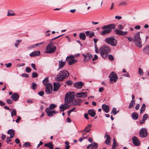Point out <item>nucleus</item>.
I'll return each mask as SVG.
<instances>
[{
    "instance_id": "obj_48",
    "label": "nucleus",
    "mask_w": 149,
    "mask_h": 149,
    "mask_svg": "<svg viewBox=\"0 0 149 149\" xmlns=\"http://www.w3.org/2000/svg\"><path fill=\"white\" fill-rule=\"evenodd\" d=\"M21 42V40H17L16 42L15 43V47L17 48L18 47V46L19 45V43Z\"/></svg>"
},
{
    "instance_id": "obj_52",
    "label": "nucleus",
    "mask_w": 149,
    "mask_h": 149,
    "mask_svg": "<svg viewBox=\"0 0 149 149\" xmlns=\"http://www.w3.org/2000/svg\"><path fill=\"white\" fill-rule=\"evenodd\" d=\"M26 72L28 73H29L31 71V69L29 67H27L26 68Z\"/></svg>"
},
{
    "instance_id": "obj_26",
    "label": "nucleus",
    "mask_w": 149,
    "mask_h": 149,
    "mask_svg": "<svg viewBox=\"0 0 149 149\" xmlns=\"http://www.w3.org/2000/svg\"><path fill=\"white\" fill-rule=\"evenodd\" d=\"M83 102V100L81 99H78L75 100L73 102L74 105H80L81 103Z\"/></svg>"
},
{
    "instance_id": "obj_5",
    "label": "nucleus",
    "mask_w": 149,
    "mask_h": 149,
    "mask_svg": "<svg viewBox=\"0 0 149 149\" xmlns=\"http://www.w3.org/2000/svg\"><path fill=\"white\" fill-rule=\"evenodd\" d=\"M104 41L107 43L113 46H116L117 44V40L113 37L107 38L105 39Z\"/></svg>"
},
{
    "instance_id": "obj_20",
    "label": "nucleus",
    "mask_w": 149,
    "mask_h": 149,
    "mask_svg": "<svg viewBox=\"0 0 149 149\" xmlns=\"http://www.w3.org/2000/svg\"><path fill=\"white\" fill-rule=\"evenodd\" d=\"M74 85L76 88H80L84 85V84L82 82L80 81L75 83Z\"/></svg>"
},
{
    "instance_id": "obj_60",
    "label": "nucleus",
    "mask_w": 149,
    "mask_h": 149,
    "mask_svg": "<svg viewBox=\"0 0 149 149\" xmlns=\"http://www.w3.org/2000/svg\"><path fill=\"white\" fill-rule=\"evenodd\" d=\"M7 102L9 104H12L13 102L10 99H8L6 100Z\"/></svg>"
},
{
    "instance_id": "obj_23",
    "label": "nucleus",
    "mask_w": 149,
    "mask_h": 149,
    "mask_svg": "<svg viewBox=\"0 0 149 149\" xmlns=\"http://www.w3.org/2000/svg\"><path fill=\"white\" fill-rule=\"evenodd\" d=\"M7 133L10 135V138H12L14 137L15 132L12 129L9 130L8 131Z\"/></svg>"
},
{
    "instance_id": "obj_42",
    "label": "nucleus",
    "mask_w": 149,
    "mask_h": 149,
    "mask_svg": "<svg viewBox=\"0 0 149 149\" xmlns=\"http://www.w3.org/2000/svg\"><path fill=\"white\" fill-rule=\"evenodd\" d=\"M111 113L114 115H116L117 113V112H116V108L115 107H113Z\"/></svg>"
},
{
    "instance_id": "obj_16",
    "label": "nucleus",
    "mask_w": 149,
    "mask_h": 149,
    "mask_svg": "<svg viewBox=\"0 0 149 149\" xmlns=\"http://www.w3.org/2000/svg\"><path fill=\"white\" fill-rule=\"evenodd\" d=\"M87 95V93L86 92H81L77 93L76 94V97H85Z\"/></svg>"
},
{
    "instance_id": "obj_54",
    "label": "nucleus",
    "mask_w": 149,
    "mask_h": 149,
    "mask_svg": "<svg viewBox=\"0 0 149 149\" xmlns=\"http://www.w3.org/2000/svg\"><path fill=\"white\" fill-rule=\"evenodd\" d=\"M66 83L68 85H71L72 84V81L70 80H69L67 81L66 82Z\"/></svg>"
},
{
    "instance_id": "obj_46",
    "label": "nucleus",
    "mask_w": 149,
    "mask_h": 149,
    "mask_svg": "<svg viewBox=\"0 0 149 149\" xmlns=\"http://www.w3.org/2000/svg\"><path fill=\"white\" fill-rule=\"evenodd\" d=\"M113 144L112 145V148L113 149H114L115 148V147L116 146V140H115V139H113Z\"/></svg>"
},
{
    "instance_id": "obj_30",
    "label": "nucleus",
    "mask_w": 149,
    "mask_h": 149,
    "mask_svg": "<svg viewBox=\"0 0 149 149\" xmlns=\"http://www.w3.org/2000/svg\"><path fill=\"white\" fill-rule=\"evenodd\" d=\"M44 146L49 148L50 149H53L54 147L53 143L52 142L46 143L44 145Z\"/></svg>"
},
{
    "instance_id": "obj_7",
    "label": "nucleus",
    "mask_w": 149,
    "mask_h": 149,
    "mask_svg": "<svg viewBox=\"0 0 149 149\" xmlns=\"http://www.w3.org/2000/svg\"><path fill=\"white\" fill-rule=\"evenodd\" d=\"M118 29H115L114 30V32L115 34L119 35H125L127 34V32L126 31H123L121 30L123 29V26L120 24H119L118 26Z\"/></svg>"
},
{
    "instance_id": "obj_6",
    "label": "nucleus",
    "mask_w": 149,
    "mask_h": 149,
    "mask_svg": "<svg viewBox=\"0 0 149 149\" xmlns=\"http://www.w3.org/2000/svg\"><path fill=\"white\" fill-rule=\"evenodd\" d=\"M134 42L136 46L141 48L142 47L141 41L139 32L137 33L135 35Z\"/></svg>"
},
{
    "instance_id": "obj_10",
    "label": "nucleus",
    "mask_w": 149,
    "mask_h": 149,
    "mask_svg": "<svg viewBox=\"0 0 149 149\" xmlns=\"http://www.w3.org/2000/svg\"><path fill=\"white\" fill-rule=\"evenodd\" d=\"M52 85L51 83H48L45 86V92L48 94H50L52 93Z\"/></svg>"
},
{
    "instance_id": "obj_22",
    "label": "nucleus",
    "mask_w": 149,
    "mask_h": 149,
    "mask_svg": "<svg viewBox=\"0 0 149 149\" xmlns=\"http://www.w3.org/2000/svg\"><path fill=\"white\" fill-rule=\"evenodd\" d=\"M102 108L105 113H107L109 111V107L107 105L103 104L102 105Z\"/></svg>"
},
{
    "instance_id": "obj_53",
    "label": "nucleus",
    "mask_w": 149,
    "mask_h": 149,
    "mask_svg": "<svg viewBox=\"0 0 149 149\" xmlns=\"http://www.w3.org/2000/svg\"><path fill=\"white\" fill-rule=\"evenodd\" d=\"M12 140L11 139L10 137H7L6 138V142L7 143H9L12 141Z\"/></svg>"
},
{
    "instance_id": "obj_34",
    "label": "nucleus",
    "mask_w": 149,
    "mask_h": 149,
    "mask_svg": "<svg viewBox=\"0 0 149 149\" xmlns=\"http://www.w3.org/2000/svg\"><path fill=\"white\" fill-rule=\"evenodd\" d=\"M143 52L146 54H149V45L143 49Z\"/></svg>"
},
{
    "instance_id": "obj_38",
    "label": "nucleus",
    "mask_w": 149,
    "mask_h": 149,
    "mask_svg": "<svg viewBox=\"0 0 149 149\" xmlns=\"http://www.w3.org/2000/svg\"><path fill=\"white\" fill-rule=\"evenodd\" d=\"M23 146L24 147L29 148L31 146V145L29 142H26L23 145Z\"/></svg>"
},
{
    "instance_id": "obj_44",
    "label": "nucleus",
    "mask_w": 149,
    "mask_h": 149,
    "mask_svg": "<svg viewBox=\"0 0 149 149\" xmlns=\"http://www.w3.org/2000/svg\"><path fill=\"white\" fill-rule=\"evenodd\" d=\"M38 74L36 72H33L32 74V77L34 78H36L38 77Z\"/></svg>"
},
{
    "instance_id": "obj_41",
    "label": "nucleus",
    "mask_w": 149,
    "mask_h": 149,
    "mask_svg": "<svg viewBox=\"0 0 149 149\" xmlns=\"http://www.w3.org/2000/svg\"><path fill=\"white\" fill-rule=\"evenodd\" d=\"M65 149H69L70 147V146L69 145V143L68 142L66 141L65 143Z\"/></svg>"
},
{
    "instance_id": "obj_25",
    "label": "nucleus",
    "mask_w": 149,
    "mask_h": 149,
    "mask_svg": "<svg viewBox=\"0 0 149 149\" xmlns=\"http://www.w3.org/2000/svg\"><path fill=\"white\" fill-rule=\"evenodd\" d=\"M104 30L101 32V34L102 36H105L111 32V31L109 30L104 29Z\"/></svg>"
},
{
    "instance_id": "obj_28",
    "label": "nucleus",
    "mask_w": 149,
    "mask_h": 149,
    "mask_svg": "<svg viewBox=\"0 0 149 149\" xmlns=\"http://www.w3.org/2000/svg\"><path fill=\"white\" fill-rule=\"evenodd\" d=\"M88 113L92 117H94L95 115V111L93 109H89L88 111Z\"/></svg>"
},
{
    "instance_id": "obj_12",
    "label": "nucleus",
    "mask_w": 149,
    "mask_h": 149,
    "mask_svg": "<svg viewBox=\"0 0 149 149\" xmlns=\"http://www.w3.org/2000/svg\"><path fill=\"white\" fill-rule=\"evenodd\" d=\"M116 27V25L114 24H110L109 25L104 26L102 27V29H107L111 31V29H114Z\"/></svg>"
},
{
    "instance_id": "obj_9",
    "label": "nucleus",
    "mask_w": 149,
    "mask_h": 149,
    "mask_svg": "<svg viewBox=\"0 0 149 149\" xmlns=\"http://www.w3.org/2000/svg\"><path fill=\"white\" fill-rule=\"evenodd\" d=\"M110 82H115L118 79V77L116 74L114 72H112L109 76Z\"/></svg>"
},
{
    "instance_id": "obj_31",
    "label": "nucleus",
    "mask_w": 149,
    "mask_h": 149,
    "mask_svg": "<svg viewBox=\"0 0 149 149\" xmlns=\"http://www.w3.org/2000/svg\"><path fill=\"white\" fill-rule=\"evenodd\" d=\"M79 37L81 40H85L86 36L85 34L83 33H79Z\"/></svg>"
},
{
    "instance_id": "obj_32",
    "label": "nucleus",
    "mask_w": 149,
    "mask_h": 149,
    "mask_svg": "<svg viewBox=\"0 0 149 149\" xmlns=\"http://www.w3.org/2000/svg\"><path fill=\"white\" fill-rule=\"evenodd\" d=\"M132 116L133 119L136 120L138 119L139 115L137 113L134 112L132 113Z\"/></svg>"
},
{
    "instance_id": "obj_51",
    "label": "nucleus",
    "mask_w": 149,
    "mask_h": 149,
    "mask_svg": "<svg viewBox=\"0 0 149 149\" xmlns=\"http://www.w3.org/2000/svg\"><path fill=\"white\" fill-rule=\"evenodd\" d=\"M148 117V116L147 114H145L143 116V119L144 121H146V120L147 119Z\"/></svg>"
},
{
    "instance_id": "obj_36",
    "label": "nucleus",
    "mask_w": 149,
    "mask_h": 149,
    "mask_svg": "<svg viewBox=\"0 0 149 149\" xmlns=\"http://www.w3.org/2000/svg\"><path fill=\"white\" fill-rule=\"evenodd\" d=\"M15 14L14 12L11 10H8V11L7 15L8 16H14Z\"/></svg>"
},
{
    "instance_id": "obj_18",
    "label": "nucleus",
    "mask_w": 149,
    "mask_h": 149,
    "mask_svg": "<svg viewBox=\"0 0 149 149\" xmlns=\"http://www.w3.org/2000/svg\"><path fill=\"white\" fill-rule=\"evenodd\" d=\"M60 84L59 83L54 82L53 84V91H58L60 87Z\"/></svg>"
},
{
    "instance_id": "obj_8",
    "label": "nucleus",
    "mask_w": 149,
    "mask_h": 149,
    "mask_svg": "<svg viewBox=\"0 0 149 149\" xmlns=\"http://www.w3.org/2000/svg\"><path fill=\"white\" fill-rule=\"evenodd\" d=\"M74 56L73 55H70L67 57L66 60L69 65H72L77 61V59H74Z\"/></svg>"
},
{
    "instance_id": "obj_62",
    "label": "nucleus",
    "mask_w": 149,
    "mask_h": 149,
    "mask_svg": "<svg viewBox=\"0 0 149 149\" xmlns=\"http://www.w3.org/2000/svg\"><path fill=\"white\" fill-rule=\"evenodd\" d=\"M84 117L87 120L89 119L88 114L87 113H85L84 114Z\"/></svg>"
},
{
    "instance_id": "obj_58",
    "label": "nucleus",
    "mask_w": 149,
    "mask_h": 149,
    "mask_svg": "<svg viewBox=\"0 0 149 149\" xmlns=\"http://www.w3.org/2000/svg\"><path fill=\"white\" fill-rule=\"evenodd\" d=\"M6 65V67L7 68H10L12 66V63H9L7 64H5Z\"/></svg>"
},
{
    "instance_id": "obj_13",
    "label": "nucleus",
    "mask_w": 149,
    "mask_h": 149,
    "mask_svg": "<svg viewBox=\"0 0 149 149\" xmlns=\"http://www.w3.org/2000/svg\"><path fill=\"white\" fill-rule=\"evenodd\" d=\"M45 112L47 113V115L49 117H52L54 114L56 113L57 112H56L54 110H51L49 108H47Z\"/></svg>"
},
{
    "instance_id": "obj_63",
    "label": "nucleus",
    "mask_w": 149,
    "mask_h": 149,
    "mask_svg": "<svg viewBox=\"0 0 149 149\" xmlns=\"http://www.w3.org/2000/svg\"><path fill=\"white\" fill-rule=\"evenodd\" d=\"M6 136L5 135L2 134L1 138L2 140H4V139L6 138Z\"/></svg>"
},
{
    "instance_id": "obj_56",
    "label": "nucleus",
    "mask_w": 149,
    "mask_h": 149,
    "mask_svg": "<svg viewBox=\"0 0 149 149\" xmlns=\"http://www.w3.org/2000/svg\"><path fill=\"white\" fill-rule=\"evenodd\" d=\"M98 147V144L97 143L94 142L93 144V147L95 148L96 149Z\"/></svg>"
},
{
    "instance_id": "obj_61",
    "label": "nucleus",
    "mask_w": 149,
    "mask_h": 149,
    "mask_svg": "<svg viewBox=\"0 0 149 149\" xmlns=\"http://www.w3.org/2000/svg\"><path fill=\"white\" fill-rule=\"evenodd\" d=\"M22 76L23 77L28 78L29 77V75L26 74H22Z\"/></svg>"
},
{
    "instance_id": "obj_11",
    "label": "nucleus",
    "mask_w": 149,
    "mask_h": 149,
    "mask_svg": "<svg viewBox=\"0 0 149 149\" xmlns=\"http://www.w3.org/2000/svg\"><path fill=\"white\" fill-rule=\"evenodd\" d=\"M139 136L142 138H145L148 135L146 130L144 128H141L140 130L139 133Z\"/></svg>"
},
{
    "instance_id": "obj_3",
    "label": "nucleus",
    "mask_w": 149,
    "mask_h": 149,
    "mask_svg": "<svg viewBox=\"0 0 149 149\" xmlns=\"http://www.w3.org/2000/svg\"><path fill=\"white\" fill-rule=\"evenodd\" d=\"M56 47L51 42L46 47L45 52L47 53H53L56 51Z\"/></svg>"
},
{
    "instance_id": "obj_27",
    "label": "nucleus",
    "mask_w": 149,
    "mask_h": 149,
    "mask_svg": "<svg viewBox=\"0 0 149 149\" xmlns=\"http://www.w3.org/2000/svg\"><path fill=\"white\" fill-rule=\"evenodd\" d=\"M106 139L105 142V143L106 144L109 145L110 143V136L108 134H106Z\"/></svg>"
},
{
    "instance_id": "obj_37",
    "label": "nucleus",
    "mask_w": 149,
    "mask_h": 149,
    "mask_svg": "<svg viewBox=\"0 0 149 149\" xmlns=\"http://www.w3.org/2000/svg\"><path fill=\"white\" fill-rule=\"evenodd\" d=\"M146 108V105L145 104H143L140 109V113H143L145 111Z\"/></svg>"
},
{
    "instance_id": "obj_35",
    "label": "nucleus",
    "mask_w": 149,
    "mask_h": 149,
    "mask_svg": "<svg viewBox=\"0 0 149 149\" xmlns=\"http://www.w3.org/2000/svg\"><path fill=\"white\" fill-rule=\"evenodd\" d=\"M49 81V77H47L45 78V79L42 81V82L43 85L46 86L47 84V83Z\"/></svg>"
},
{
    "instance_id": "obj_21",
    "label": "nucleus",
    "mask_w": 149,
    "mask_h": 149,
    "mask_svg": "<svg viewBox=\"0 0 149 149\" xmlns=\"http://www.w3.org/2000/svg\"><path fill=\"white\" fill-rule=\"evenodd\" d=\"M65 62H63L62 60L59 61L58 69L57 70H58L63 68L65 65Z\"/></svg>"
},
{
    "instance_id": "obj_59",
    "label": "nucleus",
    "mask_w": 149,
    "mask_h": 149,
    "mask_svg": "<svg viewBox=\"0 0 149 149\" xmlns=\"http://www.w3.org/2000/svg\"><path fill=\"white\" fill-rule=\"evenodd\" d=\"M98 58V56L96 55H95L94 57L92 58V60L93 61H94L97 59Z\"/></svg>"
},
{
    "instance_id": "obj_29",
    "label": "nucleus",
    "mask_w": 149,
    "mask_h": 149,
    "mask_svg": "<svg viewBox=\"0 0 149 149\" xmlns=\"http://www.w3.org/2000/svg\"><path fill=\"white\" fill-rule=\"evenodd\" d=\"M85 33L86 35L87 36H88L90 38H92L95 35V34L94 32H91L88 31H86Z\"/></svg>"
},
{
    "instance_id": "obj_57",
    "label": "nucleus",
    "mask_w": 149,
    "mask_h": 149,
    "mask_svg": "<svg viewBox=\"0 0 149 149\" xmlns=\"http://www.w3.org/2000/svg\"><path fill=\"white\" fill-rule=\"evenodd\" d=\"M38 94L40 96H43V95L44 94V92L43 91H41L38 93Z\"/></svg>"
},
{
    "instance_id": "obj_64",
    "label": "nucleus",
    "mask_w": 149,
    "mask_h": 149,
    "mask_svg": "<svg viewBox=\"0 0 149 149\" xmlns=\"http://www.w3.org/2000/svg\"><path fill=\"white\" fill-rule=\"evenodd\" d=\"M21 118L19 116H18L17 117V119L16 120V122L17 123L19 122L20 120H21Z\"/></svg>"
},
{
    "instance_id": "obj_19",
    "label": "nucleus",
    "mask_w": 149,
    "mask_h": 149,
    "mask_svg": "<svg viewBox=\"0 0 149 149\" xmlns=\"http://www.w3.org/2000/svg\"><path fill=\"white\" fill-rule=\"evenodd\" d=\"M19 97V95L16 93L13 94L11 97V98L12 100L15 101L18 100Z\"/></svg>"
},
{
    "instance_id": "obj_1",
    "label": "nucleus",
    "mask_w": 149,
    "mask_h": 149,
    "mask_svg": "<svg viewBox=\"0 0 149 149\" xmlns=\"http://www.w3.org/2000/svg\"><path fill=\"white\" fill-rule=\"evenodd\" d=\"M110 48L107 45H104L101 47L99 49V52L101 56L104 59L107 58L108 54L111 52Z\"/></svg>"
},
{
    "instance_id": "obj_2",
    "label": "nucleus",
    "mask_w": 149,
    "mask_h": 149,
    "mask_svg": "<svg viewBox=\"0 0 149 149\" xmlns=\"http://www.w3.org/2000/svg\"><path fill=\"white\" fill-rule=\"evenodd\" d=\"M69 75V73L66 71L63 70L61 71L56 77L57 81H61Z\"/></svg>"
},
{
    "instance_id": "obj_33",
    "label": "nucleus",
    "mask_w": 149,
    "mask_h": 149,
    "mask_svg": "<svg viewBox=\"0 0 149 149\" xmlns=\"http://www.w3.org/2000/svg\"><path fill=\"white\" fill-rule=\"evenodd\" d=\"M92 125L91 124L88 125L84 130V132H89L91 131Z\"/></svg>"
},
{
    "instance_id": "obj_39",
    "label": "nucleus",
    "mask_w": 149,
    "mask_h": 149,
    "mask_svg": "<svg viewBox=\"0 0 149 149\" xmlns=\"http://www.w3.org/2000/svg\"><path fill=\"white\" fill-rule=\"evenodd\" d=\"M135 104V100H132L131 102H130L129 105V109L131 108H132L133 106Z\"/></svg>"
},
{
    "instance_id": "obj_45",
    "label": "nucleus",
    "mask_w": 149,
    "mask_h": 149,
    "mask_svg": "<svg viewBox=\"0 0 149 149\" xmlns=\"http://www.w3.org/2000/svg\"><path fill=\"white\" fill-rule=\"evenodd\" d=\"M107 56H108L109 59L111 61H113L114 59L113 56L111 55H108Z\"/></svg>"
},
{
    "instance_id": "obj_4",
    "label": "nucleus",
    "mask_w": 149,
    "mask_h": 149,
    "mask_svg": "<svg viewBox=\"0 0 149 149\" xmlns=\"http://www.w3.org/2000/svg\"><path fill=\"white\" fill-rule=\"evenodd\" d=\"M73 93V92H69L66 94L65 99V103L70 104L72 102L74 98Z\"/></svg>"
},
{
    "instance_id": "obj_49",
    "label": "nucleus",
    "mask_w": 149,
    "mask_h": 149,
    "mask_svg": "<svg viewBox=\"0 0 149 149\" xmlns=\"http://www.w3.org/2000/svg\"><path fill=\"white\" fill-rule=\"evenodd\" d=\"M127 4V3L126 1H123L121 2L119 4V6H125Z\"/></svg>"
},
{
    "instance_id": "obj_24",
    "label": "nucleus",
    "mask_w": 149,
    "mask_h": 149,
    "mask_svg": "<svg viewBox=\"0 0 149 149\" xmlns=\"http://www.w3.org/2000/svg\"><path fill=\"white\" fill-rule=\"evenodd\" d=\"M40 54V52L39 51H34L30 54V56L31 57L36 56H39Z\"/></svg>"
},
{
    "instance_id": "obj_47",
    "label": "nucleus",
    "mask_w": 149,
    "mask_h": 149,
    "mask_svg": "<svg viewBox=\"0 0 149 149\" xmlns=\"http://www.w3.org/2000/svg\"><path fill=\"white\" fill-rule=\"evenodd\" d=\"M37 84L34 83H33L32 85V88L34 90H35L37 88Z\"/></svg>"
},
{
    "instance_id": "obj_17",
    "label": "nucleus",
    "mask_w": 149,
    "mask_h": 149,
    "mask_svg": "<svg viewBox=\"0 0 149 149\" xmlns=\"http://www.w3.org/2000/svg\"><path fill=\"white\" fill-rule=\"evenodd\" d=\"M82 55L84 58V62H86V61H88L89 60L91 59L92 57V56L91 54L89 53H87L86 55L83 54Z\"/></svg>"
},
{
    "instance_id": "obj_15",
    "label": "nucleus",
    "mask_w": 149,
    "mask_h": 149,
    "mask_svg": "<svg viewBox=\"0 0 149 149\" xmlns=\"http://www.w3.org/2000/svg\"><path fill=\"white\" fill-rule=\"evenodd\" d=\"M132 142L134 145L135 146H138L140 144V142L137 138L134 136L132 139Z\"/></svg>"
},
{
    "instance_id": "obj_55",
    "label": "nucleus",
    "mask_w": 149,
    "mask_h": 149,
    "mask_svg": "<svg viewBox=\"0 0 149 149\" xmlns=\"http://www.w3.org/2000/svg\"><path fill=\"white\" fill-rule=\"evenodd\" d=\"M95 52L97 53H99V51H98V48H97L96 44H95Z\"/></svg>"
},
{
    "instance_id": "obj_14",
    "label": "nucleus",
    "mask_w": 149,
    "mask_h": 149,
    "mask_svg": "<svg viewBox=\"0 0 149 149\" xmlns=\"http://www.w3.org/2000/svg\"><path fill=\"white\" fill-rule=\"evenodd\" d=\"M65 103V104H63L61 105L60 106V111H64L65 110L68 109L69 108L70 106L68 105V104Z\"/></svg>"
},
{
    "instance_id": "obj_43",
    "label": "nucleus",
    "mask_w": 149,
    "mask_h": 149,
    "mask_svg": "<svg viewBox=\"0 0 149 149\" xmlns=\"http://www.w3.org/2000/svg\"><path fill=\"white\" fill-rule=\"evenodd\" d=\"M56 107V105L54 104H51L48 107L49 109H50V110L55 108Z\"/></svg>"
},
{
    "instance_id": "obj_40",
    "label": "nucleus",
    "mask_w": 149,
    "mask_h": 149,
    "mask_svg": "<svg viewBox=\"0 0 149 149\" xmlns=\"http://www.w3.org/2000/svg\"><path fill=\"white\" fill-rule=\"evenodd\" d=\"M11 116L13 117L14 116L16 115V111L15 109H13L11 112Z\"/></svg>"
},
{
    "instance_id": "obj_50",
    "label": "nucleus",
    "mask_w": 149,
    "mask_h": 149,
    "mask_svg": "<svg viewBox=\"0 0 149 149\" xmlns=\"http://www.w3.org/2000/svg\"><path fill=\"white\" fill-rule=\"evenodd\" d=\"M139 74L141 75H142L143 74L142 70L140 68L139 69Z\"/></svg>"
}]
</instances>
